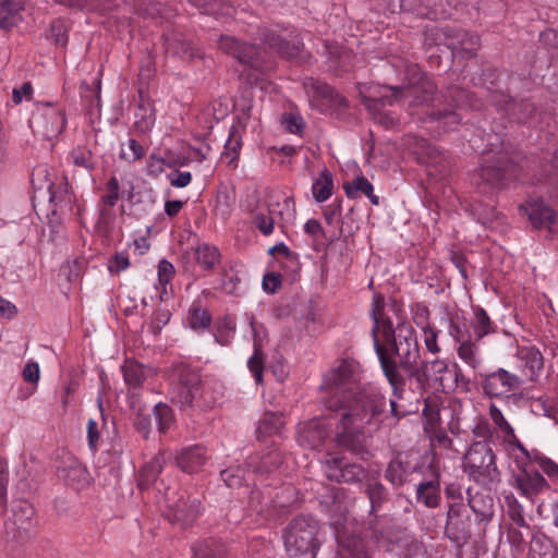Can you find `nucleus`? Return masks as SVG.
Returning a JSON list of instances; mask_svg holds the SVG:
<instances>
[{"mask_svg":"<svg viewBox=\"0 0 558 558\" xmlns=\"http://www.w3.org/2000/svg\"><path fill=\"white\" fill-rule=\"evenodd\" d=\"M325 407L340 415L336 434L338 446L366 460L369 451L364 429L377 430L387 410V400L381 388L366 386L355 393L326 398Z\"/></svg>","mask_w":558,"mask_h":558,"instance_id":"nucleus-1","label":"nucleus"},{"mask_svg":"<svg viewBox=\"0 0 558 558\" xmlns=\"http://www.w3.org/2000/svg\"><path fill=\"white\" fill-rule=\"evenodd\" d=\"M400 98H411L410 114L417 121L428 124V129L440 135L453 130L461 122L457 109L471 105V93L451 85L436 97L437 86L418 69L412 70L408 84L402 87Z\"/></svg>","mask_w":558,"mask_h":558,"instance_id":"nucleus-2","label":"nucleus"},{"mask_svg":"<svg viewBox=\"0 0 558 558\" xmlns=\"http://www.w3.org/2000/svg\"><path fill=\"white\" fill-rule=\"evenodd\" d=\"M397 330L398 337L395 338V341L387 343L397 359L392 357L379 339L375 341V352L380 367L391 387L393 397L402 399L407 384L412 392L423 396L426 365L425 361H421L415 331L407 324L399 325Z\"/></svg>","mask_w":558,"mask_h":558,"instance_id":"nucleus-3","label":"nucleus"},{"mask_svg":"<svg viewBox=\"0 0 558 558\" xmlns=\"http://www.w3.org/2000/svg\"><path fill=\"white\" fill-rule=\"evenodd\" d=\"M172 386L171 400L181 410L205 411L213 407V400L205 395L199 374L185 363L174 364L169 371Z\"/></svg>","mask_w":558,"mask_h":558,"instance_id":"nucleus-4","label":"nucleus"},{"mask_svg":"<svg viewBox=\"0 0 558 558\" xmlns=\"http://www.w3.org/2000/svg\"><path fill=\"white\" fill-rule=\"evenodd\" d=\"M319 524L311 515H298L284 527L282 537L290 558H316L320 547Z\"/></svg>","mask_w":558,"mask_h":558,"instance_id":"nucleus-5","label":"nucleus"},{"mask_svg":"<svg viewBox=\"0 0 558 558\" xmlns=\"http://www.w3.org/2000/svg\"><path fill=\"white\" fill-rule=\"evenodd\" d=\"M463 470L483 485L500 481L496 457L486 441H475L471 445L463 457Z\"/></svg>","mask_w":558,"mask_h":558,"instance_id":"nucleus-6","label":"nucleus"},{"mask_svg":"<svg viewBox=\"0 0 558 558\" xmlns=\"http://www.w3.org/2000/svg\"><path fill=\"white\" fill-rule=\"evenodd\" d=\"M325 385L333 391L327 398L342 393H355L366 386H376L373 383L362 384L360 380V365L356 361L343 359L338 361L325 375Z\"/></svg>","mask_w":558,"mask_h":558,"instance_id":"nucleus-7","label":"nucleus"},{"mask_svg":"<svg viewBox=\"0 0 558 558\" xmlns=\"http://www.w3.org/2000/svg\"><path fill=\"white\" fill-rule=\"evenodd\" d=\"M219 48L257 71H268L272 68L270 56L260 48L243 43L230 35H221L218 41Z\"/></svg>","mask_w":558,"mask_h":558,"instance_id":"nucleus-8","label":"nucleus"},{"mask_svg":"<svg viewBox=\"0 0 558 558\" xmlns=\"http://www.w3.org/2000/svg\"><path fill=\"white\" fill-rule=\"evenodd\" d=\"M514 162L505 147L496 151L489 149L484 153L480 177L492 186H501L512 172Z\"/></svg>","mask_w":558,"mask_h":558,"instance_id":"nucleus-9","label":"nucleus"},{"mask_svg":"<svg viewBox=\"0 0 558 558\" xmlns=\"http://www.w3.org/2000/svg\"><path fill=\"white\" fill-rule=\"evenodd\" d=\"M478 377L484 393L495 398L508 397L524 385L522 376L501 367L490 373H480Z\"/></svg>","mask_w":558,"mask_h":558,"instance_id":"nucleus-10","label":"nucleus"},{"mask_svg":"<svg viewBox=\"0 0 558 558\" xmlns=\"http://www.w3.org/2000/svg\"><path fill=\"white\" fill-rule=\"evenodd\" d=\"M326 476L337 483L360 484L367 477V470L360 463L344 457H336L326 462Z\"/></svg>","mask_w":558,"mask_h":558,"instance_id":"nucleus-11","label":"nucleus"},{"mask_svg":"<svg viewBox=\"0 0 558 558\" xmlns=\"http://www.w3.org/2000/svg\"><path fill=\"white\" fill-rule=\"evenodd\" d=\"M289 500H280L279 494L266 487L265 489L254 488L248 496V508L262 518L274 515V509L284 508Z\"/></svg>","mask_w":558,"mask_h":558,"instance_id":"nucleus-12","label":"nucleus"},{"mask_svg":"<svg viewBox=\"0 0 558 558\" xmlns=\"http://www.w3.org/2000/svg\"><path fill=\"white\" fill-rule=\"evenodd\" d=\"M330 435L329 426L325 421L313 418L301 423L298 429V442L310 449L323 447Z\"/></svg>","mask_w":558,"mask_h":558,"instance_id":"nucleus-13","label":"nucleus"},{"mask_svg":"<svg viewBox=\"0 0 558 558\" xmlns=\"http://www.w3.org/2000/svg\"><path fill=\"white\" fill-rule=\"evenodd\" d=\"M371 315L374 320V326L372 328L373 342L375 343L376 339H379V332L381 333L386 343L395 341V338L398 337V333L396 335L392 320L385 313V298L381 294H376L373 298V308Z\"/></svg>","mask_w":558,"mask_h":558,"instance_id":"nucleus-14","label":"nucleus"},{"mask_svg":"<svg viewBox=\"0 0 558 558\" xmlns=\"http://www.w3.org/2000/svg\"><path fill=\"white\" fill-rule=\"evenodd\" d=\"M514 483L521 495L529 499H533V497L544 493L549 487L541 472L531 465L524 466L514 475Z\"/></svg>","mask_w":558,"mask_h":558,"instance_id":"nucleus-15","label":"nucleus"},{"mask_svg":"<svg viewBox=\"0 0 558 558\" xmlns=\"http://www.w3.org/2000/svg\"><path fill=\"white\" fill-rule=\"evenodd\" d=\"M426 365V381L424 383V393L429 388V381L437 384V389L446 390L452 388V384H448V380L453 379L457 374H452L449 371L447 362L444 360H434L432 362H425Z\"/></svg>","mask_w":558,"mask_h":558,"instance_id":"nucleus-16","label":"nucleus"},{"mask_svg":"<svg viewBox=\"0 0 558 558\" xmlns=\"http://www.w3.org/2000/svg\"><path fill=\"white\" fill-rule=\"evenodd\" d=\"M52 187V184H50V202L53 204L52 213L60 214L61 216L72 215L74 213L76 197L72 193L69 183L64 181L53 190Z\"/></svg>","mask_w":558,"mask_h":558,"instance_id":"nucleus-17","label":"nucleus"},{"mask_svg":"<svg viewBox=\"0 0 558 558\" xmlns=\"http://www.w3.org/2000/svg\"><path fill=\"white\" fill-rule=\"evenodd\" d=\"M306 87H311L314 92L315 98L322 100V105L330 109H342L348 106V100L340 95L333 87L310 78L308 83H305Z\"/></svg>","mask_w":558,"mask_h":558,"instance_id":"nucleus-18","label":"nucleus"},{"mask_svg":"<svg viewBox=\"0 0 558 558\" xmlns=\"http://www.w3.org/2000/svg\"><path fill=\"white\" fill-rule=\"evenodd\" d=\"M518 359L523 367L522 377H526L530 381L536 380L544 366V359L539 350L535 347H522L518 351Z\"/></svg>","mask_w":558,"mask_h":558,"instance_id":"nucleus-19","label":"nucleus"},{"mask_svg":"<svg viewBox=\"0 0 558 558\" xmlns=\"http://www.w3.org/2000/svg\"><path fill=\"white\" fill-rule=\"evenodd\" d=\"M262 40L270 49L276 50L282 58L293 59L300 52L301 43L299 40H287L272 31H265L262 34Z\"/></svg>","mask_w":558,"mask_h":558,"instance_id":"nucleus-20","label":"nucleus"},{"mask_svg":"<svg viewBox=\"0 0 558 558\" xmlns=\"http://www.w3.org/2000/svg\"><path fill=\"white\" fill-rule=\"evenodd\" d=\"M282 462V453L279 450L274 449L263 456L253 454L248 457L246 466L255 474H264L277 470Z\"/></svg>","mask_w":558,"mask_h":558,"instance_id":"nucleus-21","label":"nucleus"},{"mask_svg":"<svg viewBox=\"0 0 558 558\" xmlns=\"http://www.w3.org/2000/svg\"><path fill=\"white\" fill-rule=\"evenodd\" d=\"M208 456L205 448L201 446H194L184 449L177 458L178 466L186 472H197L206 462Z\"/></svg>","mask_w":558,"mask_h":558,"instance_id":"nucleus-22","label":"nucleus"},{"mask_svg":"<svg viewBox=\"0 0 558 558\" xmlns=\"http://www.w3.org/2000/svg\"><path fill=\"white\" fill-rule=\"evenodd\" d=\"M121 369L125 384L132 388L141 387L148 377L154 375L153 368L133 360H126Z\"/></svg>","mask_w":558,"mask_h":558,"instance_id":"nucleus-23","label":"nucleus"},{"mask_svg":"<svg viewBox=\"0 0 558 558\" xmlns=\"http://www.w3.org/2000/svg\"><path fill=\"white\" fill-rule=\"evenodd\" d=\"M469 506L481 522L490 521L494 515V498L489 492H476L469 497Z\"/></svg>","mask_w":558,"mask_h":558,"instance_id":"nucleus-24","label":"nucleus"},{"mask_svg":"<svg viewBox=\"0 0 558 558\" xmlns=\"http://www.w3.org/2000/svg\"><path fill=\"white\" fill-rule=\"evenodd\" d=\"M389 89L393 92L391 95H385L380 97H362V104L369 111L373 118L386 112V107L392 106L400 99V94L402 92L401 87L390 86Z\"/></svg>","mask_w":558,"mask_h":558,"instance_id":"nucleus-25","label":"nucleus"},{"mask_svg":"<svg viewBox=\"0 0 558 558\" xmlns=\"http://www.w3.org/2000/svg\"><path fill=\"white\" fill-rule=\"evenodd\" d=\"M227 555L226 544L214 538L199 541L192 547V558H227Z\"/></svg>","mask_w":558,"mask_h":558,"instance_id":"nucleus-26","label":"nucleus"},{"mask_svg":"<svg viewBox=\"0 0 558 558\" xmlns=\"http://www.w3.org/2000/svg\"><path fill=\"white\" fill-rule=\"evenodd\" d=\"M338 555L340 558H372L364 541L355 535L339 537Z\"/></svg>","mask_w":558,"mask_h":558,"instance_id":"nucleus-27","label":"nucleus"},{"mask_svg":"<svg viewBox=\"0 0 558 558\" xmlns=\"http://www.w3.org/2000/svg\"><path fill=\"white\" fill-rule=\"evenodd\" d=\"M529 220L535 228L550 227L556 221L555 211L543 202H536L530 206Z\"/></svg>","mask_w":558,"mask_h":558,"instance_id":"nucleus-28","label":"nucleus"},{"mask_svg":"<svg viewBox=\"0 0 558 558\" xmlns=\"http://www.w3.org/2000/svg\"><path fill=\"white\" fill-rule=\"evenodd\" d=\"M63 481L75 489H81L88 483V473L86 469L76 461H71L64 465L60 475Z\"/></svg>","mask_w":558,"mask_h":558,"instance_id":"nucleus-29","label":"nucleus"},{"mask_svg":"<svg viewBox=\"0 0 558 558\" xmlns=\"http://www.w3.org/2000/svg\"><path fill=\"white\" fill-rule=\"evenodd\" d=\"M365 494L371 504V513H376L389 499L386 487L375 477L367 480Z\"/></svg>","mask_w":558,"mask_h":558,"instance_id":"nucleus-30","label":"nucleus"},{"mask_svg":"<svg viewBox=\"0 0 558 558\" xmlns=\"http://www.w3.org/2000/svg\"><path fill=\"white\" fill-rule=\"evenodd\" d=\"M416 499L428 508H436L440 502L438 480L422 482L416 487Z\"/></svg>","mask_w":558,"mask_h":558,"instance_id":"nucleus-31","label":"nucleus"},{"mask_svg":"<svg viewBox=\"0 0 558 558\" xmlns=\"http://www.w3.org/2000/svg\"><path fill=\"white\" fill-rule=\"evenodd\" d=\"M329 70L337 75L348 72L351 68V54L343 47L327 46Z\"/></svg>","mask_w":558,"mask_h":558,"instance_id":"nucleus-32","label":"nucleus"},{"mask_svg":"<svg viewBox=\"0 0 558 558\" xmlns=\"http://www.w3.org/2000/svg\"><path fill=\"white\" fill-rule=\"evenodd\" d=\"M166 460V453H158L142 468L138 480V486L141 488H146L157 480L158 475L162 471Z\"/></svg>","mask_w":558,"mask_h":558,"instance_id":"nucleus-33","label":"nucleus"},{"mask_svg":"<svg viewBox=\"0 0 558 558\" xmlns=\"http://www.w3.org/2000/svg\"><path fill=\"white\" fill-rule=\"evenodd\" d=\"M464 505L462 502H452L447 512L446 533L452 539H458L460 533L464 530V522L461 519Z\"/></svg>","mask_w":558,"mask_h":558,"instance_id":"nucleus-34","label":"nucleus"},{"mask_svg":"<svg viewBox=\"0 0 558 558\" xmlns=\"http://www.w3.org/2000/svg\"><path fill=\"white\" fill-rule=\"evenodd\" d=\"M169 520L172 523L187 524L197 517V508L195 504L187 505L184 500H179L169 508Z\"/></svg>","mask_w":558,"mask_h":558,"instance_id":"nucleus-35","label":"nucleus"},{"mask_svg":"<svg viewBox=\"0 0 558 558\" xmlns=\"http://www.w3.org/2000/svg\"><path fill=\"white\" fill-rule=\"evenodd\" d=\"M252 330L254 332V353L247 361V366L253 374L257 384L263 383L264 372V356L262 352V344L258 339V333L254 320H251Z\"/></svg>","mask_w":558,"mask_h":558,"instance_id":"nucleus-36","label":"nucleus"},{"mask_svg":"<svg viewBox=\"0 0 558 558\" xmlns=\"http://www.w3.org/2000/svg\"><path fill=\"white\" fill-rule=\"evenodd\" d=\"M453 39H456V41L451 43L452 48L464 52L468 57H473L480 46V37L466 31H457Z\"/></svg>","mask_w":558,"mask_h":558,"instance_id":"nucleus-37","label":"nucleus"},{"mask_svg":"<svg viewBox=\"0 0 558 558\" xmlns=\"http://www.w3.org/2000/svg\"><path fill=\"white\" fill-rule=\"evenodd\" d=\"M21 5L17 2L5 0L0 3V27L9 31L21 21Z\"/></svg>","mask_w":558,"mask_h":558,"instance_id":"nucleus-38","label":"nucleus"},{"mask_svg":"<svg viewBox=\"0 0 558 558\" xmlns=\"http://www.w3.org/2000/svg\"><path fill=\"white\" fill-rule=\"evenodd\" d=\"M186 322L193 330H205L211 324V315L199 303L194 302L187 312Z\"/></svg>","mask_w":558,"mask_h":558,"instance_id":"nucleus-39","label":"nucleus"},{"mask_svg":"<svg viewBox=\"0 0 558 558\" xmlns=\"http://www.w3.org/2000/svg\"><path fill=\"white\" fill-rule=\"evenodd\" d=\"M165 48L167 53L181 58H192L194 56L190 41L179 34L165 37Z\"/></svg>","mask_w":558,"mask_h":558,"instance_id":"nucleus-40","label":"nucleus"},{"mask_svg":"<svg viewBox=\"0 0 558 558\" xmlns=\"http://www.w3.org/2000/svg\"><path fill=\"white\" fill-rule=\"evenodd\" d=\"M34 514L33 506L24 500L13 507L14 523L19 530L31 531L34 526Z\"/></svg>","mask_w":558,"mask_h":558,"instance_id":"nucleus-41","label":"nucleus"},{"mask_svg":"<svg viewBox=\"0 0 558 558\" xmlns=\"http://www.w3.org/2000/svg\"><path fill=\"white\" fill-rule=\"evenodd\" d=\"M282 427V415L279 412H267L259 421L256 434L260 439L262 437L278 434Z\"/></svg>","mask_w":558,"mask_h":558,"instance_id":"nucleus-42","label":"nucleus"},{"mask_svg":"<svg viewBox=\"0 0 558 558\" xmlns=\"http://www.w3.org/2000/svg\"><path fill=\"white\" fill-rule=\"evenodd\" d=\"M242 146L241 135L235 126H232L229 132V138L225 145V151L222 153L221 159L228 165L236 168V160L239 151Z\"/></svg>","mask_w":558,"mask_h":558,"instance_id":"nucleus-43","label":"nucleus"},{"mask_svg":"<svg viewBox=\"0 0 558 558\" xmlns=\"http://www.w3.org/2000/svg\"><path fill=\"white\" fill-rule=\"evenodd\" d=\"M195 260L203 270H211L220 259L219 251L209 244H202L195 250Z\"/></svg>","mask_w":558,"mask_h":558,"instance_id":"nucleus-44","label":"nucleus"},{"mask_svg":"<svg viewBox=\"0 0 558 558\" xmlns=\"http://www.w3.org/2000/svg\"><path fill=\"white\" fill-rule=\"evenodd\" d=\"M472 328L475 340H481L483 337L494 331L493 323L484 308L478 306L474 308Z\"/></svg>","mask_w":558,"mask_h":558,"instance_id":"nucleus-45","label":"nucleus"},{"mask_svg":"<svg viewBox=\"0 0 558 558\" xmlns=\"http://www.w3.org/2000/svg\"><path fill=\"white\" fill-rule=\"evenodd\" d=\"M408 464L399 459L391 460L385 471L386 480L393 486H401L408 476Z\"/></svg>","mask_w":558,"mask_h":558,"instance_id":"nucleus-46","label":"nucleus"},{"mask_svg":"<svg viewBox=\"0 0 558 558\" xmlns=\"http://www.w3.org/2000/svg\"><path fill=\"white\" fill-rule=\"evenodd\" d=\"M333 187L332 175L328 170L322 171L319 178L313 183V195L319 203L325 202L331 195Z\"/></svg>","mask_w":558,"mask_h":558,"instance_id":"nucleus-47","label":"nucleus"},{"mask_svg":"<svg viewBox=\"0 0 558 558\" xmlns=\"http://www.w3.org/2000/svg\"><path fill=\"white\" fill-rule=\"evenodd\" d=\"M536 111V107L529 100L511 101L507 106V112L519 123L525 122Z\"/></svg>","mask_w":558,"mask_h":558,"instance_id":"nucleus-48","label":"nucleus"},{"mask_svg":"<svg viewBox=\"0 0 558 558\" xmlns=\"http://www.w3.org/2000/svg\"><path fill=\"white\" fill-rule=\"evenodd\" d=\"M343 190L349 198H356L360 194H371L374 191L373 184L365 177H356L350 182L343 183Z\"/></svg>","mask_w":558,"mask_h":558,"instance_id":"nucleus-49","label":"nucleus"},{"mask_svg":"<svg viewBox=\"0 0 558 558\" xmlns=\"http://www.w3.org/2000/svg\"><path fill=\"white\" fill-rule=\"evenodd\" d=\"M458 355L473 369H476L481 365L477 347L469 340L461 342L458 348Z\"/></svg>","mask_w":558,"mask_h":558,"instance_id":"nucleus-50","label":"nucleus"},{"mask_svg":"<svg viewBox=\"0 0 558 558\" xmlns=\"http://www.w3.org/2000/svg\"><path fill=\"white\" fill-rule=\"evenodd\" d=\"M154 414L160 433H166L172 423V410L166 403H158L154 408Z\"/></svg>","mask_w":558,"mask_h":558,"instance_id":"nucleus-51","label":"nucleus"},{"mask_svg":"<svg viewBox=\"0 0 558 558\" xmlns=\"http://www.w3.org/2000/svg\"><path fill=\"white\" fill-rule=\"evenodd\" d=\"M71 157L73 162L77 167H82L88 171L95 168V161L93 160V154L85 147H76L72 150Z\"/></svg>","mask_w":558,"mask_h":558,"instance_id":"nucleus-52","label":"nucleus"},{"mask_svg":"<svg viewBox=\"0 0 558 558\" xmlns=\"http://www.w3.org/2000/svg\"><path fill=\"white\" fill-rule=\"evenodd\" d=\"M49 38L53 40L54 45L64 47L68 43V26L64 21L56 20L51 23L49 28Z\"/></svg>","mask_w":558,"mask_h":558,"instance_id":"nucleus-53","label":"nucleus"},{"mask_svg":"<svg viewBox=\"0 0 558 558\" xmlns=\"http://www.w3.org/2000/svg\"><path fill=\"white\" fill-rule=\"evenodd\" d=\"M489 415L492 421L498 426V428L507 436L514 437V430L511 425L505 418L502 412L495 404L489 407Z\"/></svg>","mask_w":558,"mask_h":558,"instance_id":"nucleus-54","label":"nucleus"},{"mask_svg":"<svg viewBox=\"0 0 558 558\" xmlns=\"http://www.w3.org/2000/svg\"><path fill=\"white\" fill-rule=\"evenodd\" d=\"M107 194L101 197L104 205L113 207L120 198V183L116 177H111L106 184Z\"/></svg>","mask_w":558,"mask_h":558,"instance_id":"nucleus-55","label":"nucleus"},{"mask_svg":"<svg viewBox=\"0 0 558 558\" xmlns=\"http://www.w3.org/2000/svg\"><path fill=\"white\" fill-rule=\"evenodd\" d=\"M51 125L47 126V133L46 135L48 137L57 136L58 134L62 133L65 125H66V119L62 111L60 110H52L50 114Z\"/></svg>","mask_w":558,"mask_h":558,"instance_id":"nucleus-56","label":"nucleus"},{"mask_svg":"<svg viewBox=\"0 0 558 558\" xmlns=\"http://www.w3.org/2000/svg\"><path fill=\"white\" fill-rule=\"evenodd\" d=\"M220 475L229 487L242 486L245 482V473L241 468L222 470Z\"/></svg>","mask_w":558,"mask_h":558,"instance_id":"nucleus-57","label":"nucleus"},{"mask_svg":"<svg viewBox=\"0 0 558 558\" xmlns=\"http://www.w3.org/2000/svg\"><path fill=\"white\" fill-rule=\"evenodd\" d=\"M83 264L84 262L78 259L68 262L61 266L59 276L64 277L70 282L76 280L81 276Z\"/></svg>","mask_w":558,"mask_h":558,"instance_id":"nucleus-58","label":"nucleus"},{"mask_svg":"<svg viewBox=\"0 0 558 558\" xmlns=\"http://www.w3.org/2000/svg\"><path fill=\"white\" fill-rule=\"evenodd\" d=\"M9 484V472L5 465L0 463V514L7 511V494Z\"/></svg>","mask_w":558,"mask_h":558,"instance_id":"nucleus-59","label":"nucleus"},{"mask_svg":"<svg viewBox=\"0 0 558 558\" xmlns=\"http://www.w3.org/2000/svg\"><path fill=\"white\" fill-rule=\"evenodd\" d=\"M174 275L173 265L167 259H162L158 264V280L159 283L165 286L172 279Z\"/></svg>","mask_w":558,"mask_h":558,"instance_id":"nucleus-60","label":"nucleus"},{"mask_svg":"<svg viewBox=\"0 0 558 558\" xmlns=\"http://www.w3.org/2000/svg\"><path fill=\"white\" fill-rule=\"evenodd\" d=\"M130 265L129 257L125 253H117L112 257L109 264V270L114 274H119L125 270Z\"/></svg>","mask_w":558,"mask_h":558,"instance_id":"nucleus-61","label":"nucleus"},{"mask_svg":"<svg viewBox=\"0 0 558 558\" xmlns=\"http://www.w3.org/2000/svg\"><path fill=\"white\" fill-rule=\"evenodd\" d=\"M423 331L425 335L424 342L426 349L432 353H438L440 349L437 344V331L430 326L424 327Z\"/></svg>","mask_w":558,"mask_h":558,"instance_id":"nucleus-62","label":"nucleus"},{"mask_svg":"<svg viewBox=\"0 0 558 558\" xmlns=\"http://www.w3.org/2000/svg\"><path fill=\"white\" fill-rule=\"evenodd\" d=\"M281 286V277L275 272H268L263 278V289L266 292L275 293Z\"/></svg>","mask_w":558,"mask_h":558,"instance_id":"nucleus-63","label":"nucleus"},{"mask_svg":"<svg viewBox=\"0 0 558 558\" xmlns=\"http://www.w3.org/2000/svg\"><path fill=\"white\" fill-rule=\"evenodd\" d=\"M542 471L550 478L558 481V464L548 458L542 457L537 460Z\"/></svg>","mask_w":558,"mask_h":558,"instance_id":"nucleus-64","label":"nucleus"}]
</instances>
